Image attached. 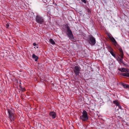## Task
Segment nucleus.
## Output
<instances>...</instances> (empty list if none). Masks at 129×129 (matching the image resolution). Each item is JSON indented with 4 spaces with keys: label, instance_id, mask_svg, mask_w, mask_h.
<instances>
[{
    "label": "nucleus",
    "instance_id": "nucleus-1",
    "mask_svg": "<svg viewBox=\"0 0 129 129\" xmlns=\"http://www.w3.org/2000/svg\"><path fill=\"white\" fill-rule=\"evenodd\" d=\"M82 113V115L80 117V119L84 121L88 120V117L86 111L85 110H84Z\"/></svg>",
    "mask_w": 129,
    "mask_h": 129
},
{
    "label": "nucleus",
    "instance_id": "nucleus-2",
    "mask_svg": "<svg viewBox=\"0 0 129 129\" xmlns=\"http://www.w3.org/2000/svg\"><path fill=\"white\" fill-rule=\"evenodd\" d=\"M7 110L8 113L9 118L11 121H14L15 117L14 113V111L9 109H8Z\"/></svg>",
    "mask_w": 129,
    "mask_h": 129
},
{
    "label": "nucleus",
    "instance_id": "nucleus-3",
    "mask_svg": "<svg viewBox=\"0 0 129 129\" xmlns=\"http://www.w3.org/2000/svg\"><path fill=\"white\" fill-rule=\"evenodd\" d=\"M66 26L67 31L68 33L67 35L68 37H69V39L71 40L74 39L73 35L71 30L70 29V27L67 24H66Z\"/></svg>",
    "mask_w": 129,
    "mask_h": 129
},
{
    "label": "nucleus",
    "instance_id": "nucleus-4",
    "mask_svg": "<svg viewBox=\"0 0 129 129\" xmlns=\"http://www.w3.org/2000/svg\"><path fill=\"white\" fill-rule=\"evenodd\" d=\"M88 40L89 43L91 45L93 46L96 43V40L95 38L92 35H90L88 38Z\"/></svg>",
    "mask_w": 129,
    "mask_h": 129
},
{
    "label": "nucleus",
    "instance_id": "nucleus-5",
    "mask_svg": "<svg viewBox=\"0 0 129 129\" xmlns=\"http://www.w3.org/2000/svg\"><path fill=\"white\" fill-rule=\"evenodd\" d=\"M36 21L38 23L40 24H43L44 22V20L43 17L39 15L36 16Z\"/></svg>",
    "mask_w": 129,
    "mask_h": 129
},
{
    "label": "nucleus",
    "instance_id": "nucleus-6",
    "mask_svg": "<svg viewBox=\"0 0 129 129\" xmlns=\"http://www.w3.org/2000/svg\"><path fill=\"white\" fill-rule=\"evenodd\" d=\"M80 67L78 66H75L73 68V71H74L75 75L76 76H79V74L80 73Z\"/></svg>",
    "mask_w": 129,
    "mask_h": 129
},
{
    "label": "nucleus",
    "instance_id": "nucleus-7",
    "mask_svg": "<svg viewBox=\"0 0 129 129\" xmlns=\"http://www.w3.org/2000/svg\"><path fill=\"white\" fill-rule=\"evenodd\" d=\"M107 48L108 49L110 53L112 56L114 57H116V54L113 52V50L111 46H108L107 47Z\"/></svg>",
    "mask_w": 129,
    "mask_h": 129
},
{
    "label": "nucleus",
    "instance_id": "nucleus-8",
    "mask_svg": "<svg viewBox=\"0 0 129 129\" xmlns=\"http://www.w3.org/2000/svg\"><path fill=\"white\" fill-rule=\"evenodd\" d=\"M120 53V56L121 58V59H119V62L120 63H122L123 64V61L122 59L123 58V51L122 49H120L119 50Z\"/></svg>",
    "mask_w": 129,
    "mask_h": 129
},
{
    "label": "nucleus",
    "instance_id": "nucleus-9",
    "mask_svg": "<svg viewBox=\"0 0 129 129\" xmlns=\"http://www.w3.org/2000/svg\"><path fill=\"white\" fill-rule=\"evenodd\" d=\"M49 115L53 119L55 118L56 116V113L53 111L50 112L49 113Z\"/></svg>",
    "mask_w": 129,
    "mask_h": 129
},
{
    "label": "nucleus",
    "instance_id": "nucleus-10",
    "mask_svg": "<svg viewBox=\"0 0 129 129\" xmlns=\"http://www.w3.org/2000/svg\"><path fill=\"white\" fill-rule=\"evenodd\" d=\"M118 70L121 71V72H128L129 71V70L128 69H125L124 68H119Z\"/></svg>",
    "mask_w": 129,
    "mask_h": 129
},
{
    "label": "nucleus",
    "instance_id": "nucleus-11",
    "mask_svg": "<svg viewBox=\"0 0 129 129\" xmlns=\"http://www.w3.org/2000/svg\"><path fill=\"white\" fill-rule=\"evenodd\" d=\"M110 40L113 42V44L114 45H116L117 43L114 38L113 37L110 39Z\"/></svg>",
    "mask_w": 129,
    "mask_h": 129
},
{
    "label": "nucleus",
    "instance_id": "nucleus-12",
    "mask_svg": "<svg viewBox=\"0 0 129 129\" xmlns=\"http://www.w3.org/2000/svg\"><path fill=\"white\" fill-rule=\"evenodd\" d=\"M121 84L123 87L124 88L129 89V85H127L123 83H121Z\"/></svg>",
    "mask_w": 129,
    "mask_h": 129
},
{
    "label": "nucleus",
    "instance_id": "nucleus-13",
    "mask_svg": "<svg viewBox=\"0 0 129 129\" xmlns=\"http://www.w3.org/2000/svg\"><path fill=\"white\" fill-rule=\"evenodd\" d=\"M32 58L33 59L35 60V61H37L39 57L38 56H36L35 54H33L32 56Z\"/></svg>",
    "mask_w": 129,
    "mask_h": 129
},
{
    "label": "nucleus",
    "instance_id": "nucleus-14",
    "mask_svg": "<svg viewBox=\"0 0 129 129\" xmlns=\"http://www.w3.org/2000/svg\"><path fill=\"white\" fill-rule=\"evenodd\" d=\"M120 75L124 76L129 77V73H121Z\"/></svg>",
    "mask_w": 129,
    "mask_h": 129
},
{
    "label": "nucleus",
    "instance_id": "nucleus-15",
    "mask_svg": "<svg viewBox=\"0 0 129 129\" xmlns=\"http://www.w3.org/2000/svg\"><path fill=\"white\" fill-rule=\"evenodd\" d=\"M113 103L114 104H116V105L117 106H118V105H119V103L118 102L117 100H115L113 101Z\"/></svg>",
    "mask_w": 129,
    "mask_h": 129
},
{
    "label": "nucleus",
    "instance_id": "nucleus-16",
    "mask_svg": "<svg viewBox=\"0 0 129 129\" xmlns=\"http://www.w3.org/2000/svg\"><path fill=\"white\" fill-rule=\"evenodd\" d=\"M49 41L51 43L52 45H54L55 44L54 41L52 39H50L49 40Z\"/></svg>",
    "mask_w": 129,
    "mask_h": 129
},
{
    "label": "nucleus",
    "instance_id": "nucleus-17",
    "mask_svg": "<svg viewBox=\"0 0 129 129\" xmlns=\"http://www.w3.org/2000/svg\"><path fill=\"white\" fill-rule=\"evenodd\" d=\"M86 11L88 13H90L91 11H90V10L88 8V7H87L86 8Z\"/></svg>",
    "mask_w": 129,
    "mask_h": 129
},
{
    "label": "nucleus",
    "instance_id": "nucleus-18",
    "mask_svg": "<svg viewBox=\"0 0 129 129\" xmlns=\"http://www.w3.org/2000/svg\"><path fill=\"white\" fill-rule=\"evenodd\" d=\"M20 88L21 89V90H22V91H25V90L24 88H22V87H20Z\"/></svg>",
    "mask_w": 129,
    "mask_h": 129
},
{
    "label": "nucleus",
    "instance_id": "nucleus-19",
    "mask_svg": "<svg viewBox=\"0 0 129 129\" xmlns=\"http://www.w3.org/2000/svg\"><path fill=\"white\" fill-rule=\"evenodd\" d=\"M107 36H108V37H109V39H111L112 37H111L110 35L108 33L107 34Z\"/></svg>",
    "mask_w": 129,
    "mask_h": 129
},
{
    "label": "nucleus",
    "instance_id": "nucleus-20",
    "mask_svg": "<svg viewBox=\"0 0 129 129\" xmlns=\"http://www.w3.org/2000/svg\"><path fill=\"white\" fill-rule=\"evenodd\" d=\"M81 1L85 4H86V0H81Z\"/></svg>",
    "mask_w": 129,
    "mask_h": 129
},
{
    "label": "nucleus",
    "instance_id": "nucleus-21",
    "mask_svg": "<svg viewBox=\"0 0 129 129\" xmlns=\"http://www.w3.org/2000/svg\"><path fill=\"white\" fill-rule=\"evenodd\" d=\"M33 45L34 46H36L37 45V44L35 43H33Z\"/></svg>",
    "mask_w": 129,
    "mask_h": 129
},
{
    "label": "nucleus",
    "instance_id": "nucleus-22",
    "mask_svg": "<svg viewBox=\"0 0 129 129\" xmlns=\"http://www.w3.org/2000/svg\"><path fill=\"white\" fill-rule=\"evenodd\" d=\"M121 59V58H120V57H118V58H117V60L119 61V59Z\"/></svg>",
    "mask_w": 129,
    "mask_h": 129
},
{
    "label": "nucleus",
    "instance_id": "nucleus-23",
    "mask_svg": "<svg viewBox=\"0 0 129 129\" xmlns=\"http://www.w3.org/2000/svg\"><path fill=\"white\" fill-rule=\"evenodd\" d=\"M118 106V107H119V108L120 109H121V106L119 105H119H118V106Z\"/></svg>",
    "mask_w": 129,
    "mask_h": 129
},
{
    "label": "nucleus",
    "instance_id": "nucleus-24",
    "mask_svg": "<svg viewBox=\"0 0 129 129\" xmlns=\"http://www.w3.org/2000/svg\"><path fill=\"white\" fill-rule=\"evenodd\" d=\"M6 26L7 27H8L9 26V24L7 23L6 24Z\"/></svg>",
    "mask_w": 129,
    "mask_h": 129
},
{
    "label": "nucleus",
    "instance_id": "nucleus-25",
    "mask_svg": "<svg viewBox=\"0 0 129 129\" xmlns=\"http://www.w3.org/2000/svg\"><path fill=\"white\" fill-rule=\"evenodd\" d=\"M19 86H20V87H21V85H20Z\"/></svg>",
    "mask_w": 129,
    "mask_h": 129
}]
</instances>
